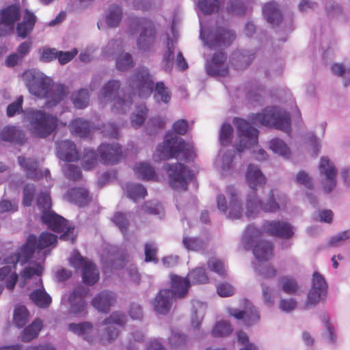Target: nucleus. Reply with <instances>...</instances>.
<instances>
[{"label":"nucleus","instance_id":"obj_27","mask_svg":"<svg viewBox=\"0 0 350 350\" xmlns=\"http://www.w3.org/2000/svg\"><path fill=\"white\" fill-rule=\"evenodd\" d=\"M245 180L248 186L252 190H256L258 187L264 186L267 179L258 166L250 164L245 172Z\"/></svg>","mask_w":350,"mask_h":350},{"label":"nucleus","instance_id":"obj_38","mask_svg":"<svg viewBox=\"0 0 350 350\" xmlns=\"http://www.w3.org/2000/svg\"><path fill=\"white\" fill-rule=\"evenodd\" d=\"M245 215L253 217L261 210V200L258 198L255 190L247 195L245 204Z\"/></svg>","mask_w":350,"mask_h":350},{"label":"nucleus","instance_id":"obj_25","mask_svg":"<svg viewBox=\"0 0 350 350\" xmlns=\"http://www.w3.org/2000/svg\"><path fill=\"white\" fill-rule=\"evenodd\" d=\"M226 193L229 198V212L228 217L230 219H239L243 212L241 201L239 198V192L233 185L226 188Z\"/></svg>","mask_w":350,"mask_h":350},{"label":"nucleus","instance_id":"obj_46","mask_svg":"<svg viewBox=\"0 0 350 350\" xmlns=\"http://www.w3.org/2000/svg\"><path fill=\"white\" fill-rule=\"evenodd\" d=\"M167 51L163 54V67L165 71L170 72L173 68L175 46L172 40L168 38L167 42Z\"/></svg>","mask_w":350,"mask_h":350},{"label":"nucleus","instance_id":"obj_45","mask_svg":"<svg viewBox=\"0 0 350 350\" xmlns=\"http://www.w3.org/2000/svg\"><path fill=\"white\" fill-rule=\"evenodd\" d=\"M189 279L185 278L187 281L188 288L189 287L190 283L191 284H203L206 283L208 280V278L205 272V270L202 267H198L191 271L188 274ZM184 279V278H183Z\"/></svg>","mask_w":350,"mask_h":350},{"label":"nucleus","instance_id":"obj_9","mask_svg":"<svg viewBox=\"0 0 350 350\" xmlns=\"http://www.w3.org/2000/svg\"><path fill=\"white\" fill-rule=\"evenodd\" d=\"M163 167L167 171L170 186L175 190L186 191L188 180L192 178L191 170L180 163H167Z\"/></svg>","mask_w":350,"mask_h":350},{"label":"nucleus","instance_id":"obj_41","mask_svg":"<svg viewBox=\"0 0 350 350\" xmlns=\"http://www.w3.org/2000/svg\"><path fill=\"white\" fill-rule=\"evenodd\" d=\"M254 58V54L248 55L239 51L234 52L231 57L232 63L237 70H243L247 68Z\"/></svg>","mask_w":350,"mask_h":350},{"label":"nucleus","instance_id":"obj_17","mask_svg":"<svg viewBox=\"0 0 350 350\" xmlns=\"http://www.w3.org/2000/svg\"><path fill=\"white\" fill-rule=\"evenodd\" d=\"M126 322V316L119 312H113L110 317L103 321V325L106 326V332L102 336L100 340L103 343L109 342L116 338L118 331L114 325H122Z\"/></svg>","mask_w":350,"mask_h":350},{"label":"nucleus","instance_id":"obj_35","mask_svg":"<svg viewBox=\"0 0 350 350\" xmlns=\"http://www.w3.org/2000/svg\"><path fill=\"white\" fill-rule=\"evenodd\" d=\"M321 321L324 327L323 336L325 341L331 345H335L337 342L336 327L331 318L328 315H323Z\"/></svg>","mask_w":350,"mask_h":350},{"label":"nucleus","instance_id":"obj_59","mask_svg":"<svg viewBox=\"0 0 350 350\" xmlns=\"http://www.w3.org/2000/svg\"><path fill=\"white\" fill-rule=\"evenodd\" d=\"M111 220L122 234H124L127 232L129 221L125 213L117 212L114 214Z\"/></svg>","mask_w":350,"mask_h":350},{"label":"nucleus","instance_id":"obj_37","mask_svg":"<svg viewBox=\"0 0 350 350\" xmlns=\"http://www.w3.org/2000/svg\"><path fill=\"white\" fill-rule=\"evenodd\" d=\"M263 14L267 21L273 25H277L282 21V14L275 2H269L264 5Z\"/></svg>","mask_w":350,"mask_h":350},{"label":"nucleus","instance_id":"obj_43","mask_svg":"<svg viewBox=\"0 0 350 350\" xmlns=\"http://www.w3.org/2000/svg\"><path fill=\"white\" fill-rule=\"evenodd\" d=\"M133 170L139 178L144 180H151L155 174L153 167L145 162L137 163Z\"/></svg>","mask_w":350,"mask_h":350},{"label":"nucleus","instance_id":"obj_47","mask_svg":"<svg viewBox=\"0 0 350 350\" xmlns=\"http://www.w3.org/2000/svg\"><path fill=\"white\" fill-rule=\"evenodd\" d=\"M29 312L25 306L19 305L16 306L14 311V323L18 327L24 326L29 320Z\"/></svg>","mask_w":350,"mask_h":350},{"label":"nucleus","instance_id":"obj_29","mask_svg":"<svg viewBox=\"0 0 350 350\" xmlns=\"http://www.w3.org/2000/svg\"><path fill=\"white\" fill-rule=\"evenodd\" d=\"M236 35L232 30L223 27L217 29V33L213 40H210L208 45L210 47L228 46L234 40Z\"/></svg>","mask_w":350,"mask_h":350},{"label":"nucleus","instance_id":"obj_40","mask_svg":"<svg viewBox=\"0 0 350 350\" xmlns=\"http://www.w3.org/2000/svg\"><path fill=\"white\" fill-rule=\"evenodd\" d=\"M279 285L283 292L290 295H297L299 290L296 279L289 275L280 278Z\"/></svg>","mask_w":350,"mask_h":350},{"label":"nucleus","instance_id":"obj_24","mask_svg":"<svg viewBox=\"0 0 350 350\" xmlns=\"http://www.w3.org/2000/svg\"><path fill=\"white\" fill-rule=\"evenodd\" d=\"M226 54L224 52H216L213 54L210 62L206 65V72L211 76H226L228 74V66L226 65Z\"/></svg>","mask_w":350,"mask_h":350},{"label":"nucleus","instance_id":"obj_2","mask_svg":"<svg viewBox=\"0 0 350 350\" xmlns=\"http://www.w3.org/2000/svg\"><path fill=\"white\" fill-rule=\"evenodd\" d=\"M172 290H161L152 302L153 308L158 314H165L171 309L173 299L182 298L188 291L187 281L177 275L172 277Z\"/></svg>","mask_w":350,"mask_h":350},{"label":"nucleus","instance_id":"obj_61","mask_svg":"<svg viewBox=\"0 0 350 350\" xmlns=\"http://www.w3.org/2000/svg\"><path fill=\"white\" fill-rule=\"evenodd\" d=\"M208 267L210 270L220 276L225 277L227 275L224 262L217 258H210L208 261Z\"/></svg>","mask_w":350,"mask_h":350},{"label":"nucleus","instance_id":"obj_56","mask_svg":"<svg viewBox=\"0 0 350 350\" xmlns=\"http://www.w3.org/2000/svg\"><path fill=\"white\" fill-rule=\"evenodd\" d=\"M280 208V206L275 199L274 191L271 189L265 202L261 201V211L265 213H275Z\"/></svg>","mask_w":350,"mask_h":350},{"label":"nucleus","instance_id":"obj_26","mask_svg":"<svg viewBox=\"0 0 350 350\" xmlns=\"http://www.w3.org/2000/svg\"><path fill=\"white\" fill-rule=\"evenodd\" d=\"M228 313L237 319H243L244 323L247 325L256 323L260 319V315L256 308L249 304L244 311L237 308H229Z\"/></svg>","mask_w":350,"mask_h":350},{"label":"nucleus","instance_id":"obj_44","mask_svg":"<svg viewBox=\"0 0 350 350\" xmlns=\"http://www.w3.org/2000/svg\"><path fill=\"white\" fill-rule=\"evenodd\" d=\"M71 100L75 107L77 109L85 108L90 101V96L88 90L81 89L74 92L71 96Z\"/></svg>","mask_w":350,"mask_h":350},{"label":"nucleus","instance_id":"obj_7","mask_svg":"<svg viewBox=\"0 0 350 350\" xmlns=\"http://www.w3.org/2000/svg\"><path fill=\"white\" fill-rule=\"evenodd\" d=\"M101 95L104 98L113 101V108L121 113H125L133 104L135 94L126 95L120 90V83L116 80H110L105 84Z\"/></svg>","mask_w":350,"mask_h":350},{"label":"nucleus","instance_id":"obj_57","mask_svg":"<svg viewBox=\"0 0 350 350\" xmlns=\"http://www.w3.org/2000/svg\"><path fill=\"white\" fill-rule=\"evenodd\" d=\"M116 68L118 70L126 71L134 65L133 57L129 53H121L116 59Z\"/></svg>","mask_w":350,"mask_h":350},{"label":"nucleus","instance_id":"obj_63","mask_svg":"<svg viewBox=\"0 0 350 350\" xmlns=\"http://www.w3.org/2000/svg\"><path fill=\"white\" fill-rule=\"evenodd\" d=\"M217 293L221 297H228L234 295L235 287L228 282L218 283L216 286Z\"/></svg>","mask_w":350,"mask_h":350},{"label":"nucleus","instance_id":"obj_6","mask_svg":"<svg viewBox=\"0 0 350 350\" xmlns=\"http://www.w3.org/2000/svg\"><path fill=\"white\" fill-rule=\"evenodd\" d=\"M192 149L193 147L187 144L183 139L172 133H167L163 143L157 147L160 156L165 159L177 158L181 153L185 159L188 160L193 156Z\"/></svg>","mask_w":350,"mask_h":350},{"label":"nucleus","instance_id":"obj_30","mask_svg":"<svg viewBox=\"0 0 350 350\" xmlns=\"http://www.w3.org/2000/svg\"><path fill=\"white\" fill-rule=\"evenodd\" d=\"M36 22V17L34 14L26 9L22 22L16 26L18 36L22 39L25 38L33 31Z\"/></svg>","mask_w":350,"mask_h":350},{"label":"nucleus","instance_id":"obj_36","mask_svg":"<svg viewBox=\"0 0 350 350\" xmlns=\"http://www.w3.org/2000/svg\"><path fill=\"white\" fill-rule=\"evenodd\" d=\"M69 200L77 204L79 206H83L90 201L88 191L83 187H74L68 192Z\"/></svg>","mask_w":350,"mask_h":350},{"label":"nucleus","instance_id":"obj_55","mask_svg":"<svg viewBox=\"0 0 350 350\" xmlns=\"http://www.w3.org/2000/svg\"><path fill=\"white\" fill-rule=\"evenodd\" d=\"M147 113L148 109L145 105L142 104L137 106V111L131 118L132 126L135 128L141 126L146 119Z\"/></svg>","mask_w":350,"mask_h":350},{"label":"nucleus","instance_id":"obj_34","mask_svg":"<svg viewBox=\"0 0 350 350\" xmlns=\"http://www.w3.org/2000/svg\"><path fill=\"white\" fill-rule=\"evenodd\" d=\"M20 16V8L16 5H8L0 12V21L5 25L13 26Z\"/></svg>","mask_w":350,"mask_h":350},{"label":"nucleus","instance_id":"obj_60","mask_svg":"<svg viewBox=\"0 0 350 350\" xmlns=\"http://www.w3.org/2000/svg\"><path fill=\"white\" fill-rule=\"evenodd\" d=\"M297 301L293 297L282 298L281 297L278 302L279 309L285 313H290L297 308Z\"/></svg>","mask_w":350,"mask_h":350},{"label":"nucleus","instance_id":"obj_13","mask_svg":"<svg viewBox=\"0 0 350 350\" xmlns=\"http://www.w3.org/2000/svg\"><path fill=\"white\" fill-rule=\"evenodd\" d=\"M136 25L140 28L136 44L139 50L148 52L153 49L156 44L157 32L153 23L148 20L137 19Z\"/></svg>","mask_w":350,"mask_h":350},{"label":"nucleus","instance_id":"obj_4","mask_svg":"<svg viewBox=\"0 0 350 350\" xmlns=\"http://www.w3.org/2000/svg\"><path fill=\"white\" fill-rule=\"evenodd\" d=\"M29 92L40 98H48L47 105L59 103L68 94L67 88L62 84H53L49 77H41L28 85Z\"/></svg>","mask_w":350,"mask_h":350},{"label":"nucleus","instance_id":"obj_42","mask_svg":"<svg viewBox=\"0 0 350 350\" xmlns=\"http://www.w3.org/2000/svg\"><path fill=\"white\" fill-rule=\"evenodd\" d=\"M42 327V322L40 319L34 320L29 326L25 327L22 332L21 339L25 342H28L36 338Z\"/></svg>","mask_w":350,"mask_h":350},{"label":"nucleus","instance_id":"obj_14","mask_svg":"<svg viewBox=\"0 0 350 350\" xmlns=\"http://www.w3.org/2000/svg\"><path fill=\"white\" fill-rule=\"evenodd\" d=\"M130 85L137 91L139 96H149L154 88L153 78L149 70L144 67L137 69L131 77Z\"/></svg>","mask_w":350,"mask_h":350},{"label":"nucleus","instance_id":"obj_3","mask_svg":"<svg viewBox=\"0 0 350 350\" xmlns=\"http://www.w3.org/2000/svg\"><path fill=\"white\" fill-rule=\"evenodd\" d=\"M27 119L31 133L38 138H46L51 135L56 131L59 123L57 116L40 109L28 111Z\"/></svg>","mask_w":350,"mask_h":350},{"label":"nucleus","instance_id":"obj_5","mask_svg":"<svg viewBox=\"0 0 350 350\" xmlns=\"http://www.w3.org/2000/svg\"><path fill=\"white\" fill-rule=\"evenodd\" d=\"M252 120L255 124H260L290 133L291 118L289 113L275 107L265 109L261 113L253 114Z\"/></svg>","mask_w":350,"mask_h":350},{"label":"nucleus","instance_id":"obj_51","mask_svg":"<svg viewBox=\"0 0 350 350\" xmlns=\"http://www.w3.org/2000/svg\"><path fill=\"white\" fill-rule=\"evenodd\" d=\"M154 90V96L156 99L160 98V100L164 103L170 102L171 99V92L163 81L156 83Z\"/></svg>","mask_w":350,"mask_h":350},{"label":"nucleus","instance_id":"obj_21","mask_svg":"<svg viewBox=\"0 0 350 350\" xmlns=\"http://www.w3.org/2000/svg\"><path fill=\"white\" fill-rule=\"evenodd\" d=\"M98 151L100 161L106 165L117 163L123 157L121 147L118 143L102 144Z\"/></svg>","mask_w":350,"mask_h":350},{"label":"nucleus","instance_id":"obj_39","mask_svg":"<svg viewBox=\"0 0 350 350\" xmlns=\"http://www.w3.org/2000/svg\"><path fill=\"white\" fill-rule=\"evenodd\" d=\"M69 129L72 133L80 137H86L90 132V124L83 118H76L69 124Z\"/></svg>","mask_w":350,"mask_h":350},{"label":"nucleus","instance_id":"obj_64","mask_svg":"<svg viewBox=\"0 0 350 350\" xmlns=\"http://www.w3.org/2000/svg\"><path fill=\"white\" fill-rule=\"evenodd\" d=\"M63 172L65 176L71 180H79L82 176L80 169L72 164H66L63 167Z\"/></svg>","mask_w":350,"mask_h":350},{"label":"nucleus","instance_id":"obj_23","mask_svg":"<svg viewBox=\"0 0 350 350\" xmlns=\"http://www.w3.org/2000/svg\"><path fill=\"white\" fill-rule=\"evenodd\" d=\"M56 154L61 160L68 162L75 161L79 159V153L76 145L68 139L56 143Z\"/></svg>","mask_w":350,"mask_h":350},{"label":"nucleus","instance_id":"obj_18","mask_svg":"<svg viewBox=\"0 0 350 350\" xmlns=\"http://www.w3.org/2000/svg\"><path fill=\"white\" fill-rule=\"evenodd\" d=\"M319 167L321 175L325 178L323 182V190L325 193H328L331 192L336 185V169L327 157H322L321 159Z\"/></svg>","mask_w":350,"mask_h":350},{"label":"nucleus","instance_id":"obj_10","mask_svg":"<svg viewBox=\"0 0 350 350\" xmlns=\"http://www.w3.org/2000/svg\"><path fill=\"white\" fill-rule=\"evenodd\" d=\"M233 124L240 138L239 143L236 146L238 152H241L245 148H250L258 144V131L250 122L244 119L235 118Z\"/></svg>","mask_w":350,"mask_h":350},{"label":"nucleus","instance_id":"obj_19","mask_svg":"<svg viewBox=\"0 0 350 350\" xmlns=\"http://www.w3.org/2000/svg\"><path fill=\"white\" fill-rule=\"evenodd\" d=\"M68 327L69 331L90 343H93L98 339V329L90 322L70 323Z\"/></svg>","mask_w":350,"mask_h":350},{"label":"nucleus","instance_id":"obj_48","mask_svg":"<svg viewBox=\"0 0 350 350\" xmlns=\"http://www.w3.org/2000/svg\"><path fill=\"white\" fill-rule=\"evenodd\" d=\"M254 270L261 276L265 278H272L277 274L276 269L270 264L261 262H253Z\"/></svg>","mask_w":350,"mask_h":350},{"label":"nucleus","instance_id":"obj_58","mask_svg":"<svg viewBox=\"0 0 350 350\" xmlns=\"http://www.w3.org/2000/svg\"><path fill=\"white\" fill-rule=\"evenodd\" d=\"M270 148L275 153L284 157H288L291 152L284 141L278 138L273 139L269 143Z\"/></svg>","mask_w":350,"mask_h":350},{"label":"nucleus","instance_id":"obj_31","mask_svg":"<svg viewBox=\"0 0 350 350\" xmlns=\"http://www.w3.org/2000/svg\"><path fill=\"white\" fill-rule=\"evenodd\" d=\"M1 138L3 141L21 145L26 141L24 131L15 126H5L1 132Z\"/></svg>","mask_w":350,"mask_h":350},{"label":"nucleus","instance_id":"obj_28","mask_svg":"<svg viewBox=\"0 0 350 350\" xmlns=\"http://www.w3.org/2000/svg\"><path fill=\"white\" fill-rule=\"evenodd\" d=\"M116 301L112 292L104 291L97 294L92 301V305L100 312H106Z\"/></svg>","mask_w":350,"mask_h":350},{"label":"nucleus","instance_id":"obj_16","mask_svg":"<svg viewBox=\"0 0 350 350\" xmlns=\"http://www.w3.org/2000/svg\"><path fill=\"white\" fill-rule=\"evenodd\" d=\"M262 228L268 234L284 239H290L294 235L293 226L283 220L267 221Z\"/></svg>","mask_w":350,"mask_h":350},{"label":"nucleus","instance_id":"obj_62","mask_svg":"<svg viewBox=\"0 0 350 350\" xmlns=\"http://www.w3.org/2000/svg\"><path fill=\"white\" fill-rule=\"evenodd\" d=\"M37 206L44 213H49L48 211L51 207V200L48 192H40L36 200Z\"/></svg>","mask_w":350,"mask_h":350},{"label":"nucleus","instance_id":"obj_1","mask_svg":"<svg viewBox=\"0 0 350 350\" xmlns=\"http://www.w3.org/2000/svg\"><path fill=\"white\" fill-rule=\"evenodd\" d=\"M56 242H26L20 252L10 256L6 259V263L12 265H6L0 269V280H5L6 288L12 291L18 279V275L13 269L16 263L21 262V264L29 260L38 261L31 266L25 268L21 274L25 280L29 279L33 275L40 276L43 271L42 262L46 256L56 246Z\"/></svg>","mask_w":350,"mask_h":350},{"label":"nucleus","instance_id":"obj_33","mask_svg":"<svg viewBox=\"0 0 350 350\" xmlns=\"http://www.w3.org/2000/svg\"><path fill=\"white\" fill-rule=\"evenodd\" d=\"M36 280L39 288L30 294V299L36 306L46 308L51 304V298L44 289L41 279L37 278Z\"/></svg>","mask_w":350,"mask_h":350},{"label":"nucleus","instance_id":"obj_11","mask_svg":"<svg viewBox=\"0 0 350 350\" xmlns=\"http://www.w3.org/2000/svg\"><path fill=\"white\" fill-rule=\"evenodd\" d=\"M69 262L76 269H82V278L85 284L92 285L98 280L99 273L95 265L89 259L83 257L78 251L72 253Z\"/></svg>","mask_w":350,"mask_h":350},{"label":"nucleus","instance_id":"obj_50","mask_svg":"<svg viewBox=\"0 0 350 350\" xmlns=\"http://www.w3.org/2000/svg\"><path fill=\"white\" fill-rule=\"evenodd\" d=\"M232 328L228 321L221 320L217 321L212 329V335L214 337H224L229 335Z\"/></svg>","mask_w":350,"mask_h":350},{"label":"nucleus","instance_id":"obj_15","mask_svg":"<svg viewBox=\"0 0 350 350\" xmlns=\"http://www.w3.org/2000/svg\"><path fill=\"white\" fill-rule=\"evenodd\" d=\"M86 290L83 287H79L70 295H65L62 297V303L68 308L69 312L75 315L85 314L87 304L83 300Z\"/></svg>","mask_w":350,"mask_h":350},{"label":"nucleus","instance_id":"obj_52","mask_svg":"<svg viewBox=\"0 0 350 350\" xmlns=\"http://www.w3.org/2000/svg\"><path fill=\"white\" fill-rule=\"evenodd\" d=\"M198 6L204 14H212L218 12L219 0H199Z\"/></svg>","mask_w":350,"mask_h":350},{"label":"nucleus","instance_id":"obj_53","mask_svg":"<svg viewBox=\"0 0 350 350\" xmlns=\"http://www.w3.org/2000/svg\"><path fill=\"white\" fill-rule=\"evenodd\" d=\"M122 9L115 5H112L106 18V22L109 27H114L118 25L122 18Z\"/></svg>","mask_w":350,"mask_h":350},{"label":"nucleus","instance_id":"obj_54","mask_svg":"<svg viewBox=\"0 0 350 350\" xmlns=\"http://www.w3.org/2000/svg\"><path fill=\"white\" fill-rule=\"evenodd\" d=\"M97 163V155L94 150L91 149H85L81 159V165L85 170L93 168Z\"/></svg>","mask_w":350,"mask_h":350},{"label":"nucleus","instance_id":"obj_22","mask_svg":"<svg viewBox=\"0 0 350 350\" xmlns=\"http://www.w3.org/2000/svg\"><path fill=\"white\" fill-rule=\"evenodd\" d=\"M244 248L251 250L256 259V262H266L273 256L271 242H244Z\"/></svg>","mask_w":350,"mask_h":350},{"label":"nucleus","instance_id":"obj_12","mask_svg":"<svg viewBox=\"0 0 350 350\" xmlns=\"http://www.w3.org/2000/svg\"><path fill=\"white\" fill-rule=\"evenodd\" d=\"M327 285L323 276L318 271L314 272L311 287L304 303V309L308 310L316 306L327 295Z\"/></svg>","mask_w":350,"mask_h":350},{"label":"nucleus","instance_id":"obj_49","mask_svg":"<svg viewBox=\"0 0 350 350\" xmlns=\"http://www.w3.org/2000/svg\"><path fill=\"white\" fill-rule=\"evenodd\" d=\"M126 192L128 196L133 201L144 198L147 196L146 189L141 184H128Z\"/></svg>","mask_w":350,"mask_h":350},{"label":"nucleus","instance_id":"obj_8","mask_svg":"<svg viewBox=\"0 0 350 350\" xmlns=\"http://www.w3.org/2000/svg\"><path fill=\"white\" fill-rule=\"evenodd\" d=\"M42 221L48 227L55 232H63L60 239L63 241H75L77 237V232L74 226L68 225V221L57 214L44 213L41 217Z\"/></svg>","mask_w":350,"mask_h":350},{"label":"nucleus","instance_id":"obj_20","mask_svg":"<svg viewBox=\"0 0 350 350\" xmlns=\"http://www.w3.org/2000/svg\"><path fill=\"white\" fill-rule=\"evenodd\" d=\"M18 164L23 168L26 173L27 178L37 180L44 176L48 180L51 178V174L49 170H45L44 172L38 170V163L37 160L31 158H25L23 156L18 157Z\"/></svg>","mask_w":350,"mask_h":350},{"label":"nucleus","instance_id":"obj_32","mask_svg":"<svg viewBox=\"0 0 350 350\" xmlns=\"http://www.w3.org/2000/svg\"><path fill=\"white\" fill-rule=\"evenodd\" d=\"M206 310V305L205 303L200 301H193L191 315V327L196 329H198L204 319Z\"/></svg>","mask_w":350,"mask_h":350}]
</instances>
